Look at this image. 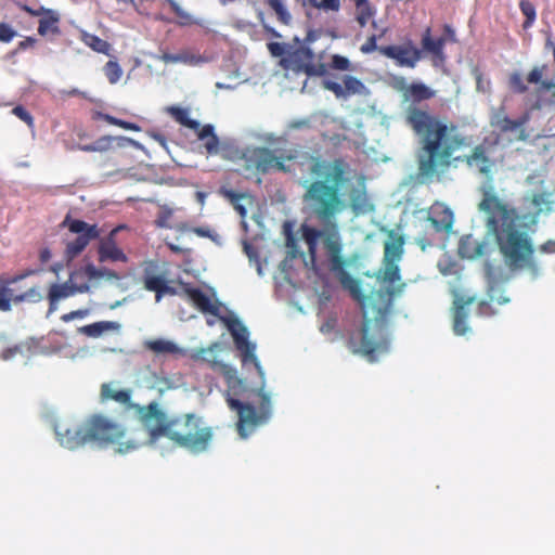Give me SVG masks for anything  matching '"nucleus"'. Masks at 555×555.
Returning a JSON list of instances; mask_svg holds the SVG:
<instances>
[{"label": "nucleus", "mask_w": 555, "mask_h": 555, "mask_svg": "<svg viewBox=\"0 0 555 555\" xmlns=\"http://www.w3.org/2000/svg\"><path fill=\"white\" fill-rule=\"evenodd\" d=\"M219 194L227 198L233 208L237 211L241 218L245 219L247 216V209L241 204L242 199H248L249 203L253 201V196L248 193H238L231 189L221 188Z\"/></svg>", "instance_id": "obj_23"}, {"label": "nucleus", "mask_w": 555, "mask_h": 555, "mask_svg": "<svg viewBox=\"0 0 555 555\" xmlns=\"http://www.w3.org/2000/svg\"><path fill=\"white\" fill-rule=\"evenodd\" d=\"M183 293L192 301V304L203 313L219 315V305L211 301L201 288L192 287L188 283H182Z\"/></svg>", "instance_id": "obj_18"}, {"label": "nucleus", "mask_w": 555, "mask_h": 555, "mask_svg": "<svg viewBox=\"0 0 555 555\" xmlns=\"http://www.w3.org/2000/svg\"><path fill=\"white\" fill-rule=\"evenodd\" d=\"M421 46L420 50L423 51V59L428 54L434 66H439L446 62V38H433L430 27H427L422 34Z\"/></svg>", "instance_id": "obj_14"}, {"label": "nucleus", "mask_w": 555, "mask_h": 555, "mask_svg": "<svg viewBox=\"0 0 555 555\" xmlns=\"http://www.w3.org/2000/svg\"><path fill=\"white\" fill-rule=\"evenodd\" d=\"M169 247L175 253H179L181 250L178 246H175V245H170Z\"/></svg>", "instance_id": "obj_62"}, {"label": "nucleus", "mask_w": 555, "mask_h": 555, "mask_svg": "<svg viewBox=\"0 0 555 555\" xmlns=\"http://www.w3.org/2000/svg\"><path fill=\"white\" fill-rule=\"evenodd\" d=\"M467 317L464 306L456 307L453 319V331L456 335H464L467 333Z\"/></svg>", "instance_id": "obj_31"}, {"label": "nucleus", "mask_w": 555, "mask_h": 555, "mask_svg": "<svg viewBox=\"0 0 555 555\" xmlns=\"http://www.w3.org/2000/svg\"><path fill=\"white\" fill-rule=\"evenodd\" d=\"M476 80H477V89H478V90H482V91H485L482 75H481V74H479V75L477 76Z\"/></svg>", "instance_id": "obj_56"}, {"label": "nucleus", "mask_w": 555, "mask_h": 555, "mask_svg": "<svg viewBox=\"0 0 555 555\" xmlns=\"http://www.w3.org/2000/svg\"><path fill=\"white\" fill-rule=\"evenodd\" d=\"M389 237L390 241L385 242L383 261L397 262L402 257L404 240L401 235L395 234L393 231H390Z\"/></svg>", "instance_id": "obj_22"}, {"label": "nucleus", "mask_w": 555, "mask_h": 555, "mask_svg": "<svg viewBox=\"0 0 555 555\" xmlns=\"http://www.w3.org/2000/svg\"><path fill=\"white\" fill-rule=\"evenodd\" d=\"M62 227L69 225V212H67L61 223Z\"/></svg>", "instance_id": "obj_58"}, {"label": "nucleus", "mask_w": 555, "mask_h": 555, "mask_svg": "<svg viewBox=\"0 0 555 555\" xmlns=\"http://www.w3.org/2000/svg\"><path fill=\"white\" fill-rule=\"evenodd\" d=\"M166 281L164 274H155L151 268H145L142 276L143 286L146 291L155 293V301L159 302V293Z\"/></svg>", "instance_id": "obj_24"}, {"label": "nucleus", "mask_w": 555, "mask_h": 555, "mask_svg": "<svg viewBox=\"0 0 555 555\" xmlns=\"http://www.w3.org/2000/svg\"><path fill=\"white\" fill-rule=\"evenodd\" d=\"M41 299H42V295L39 292V289L37 287H31L28 291H26L20 295H16L14 297V302H16V304L24 302V301L38 302Z\"/></svg>", "instance_id": "obj_35"}, {"label": "nucleus", "mask_w": 555, "mask_h": 555, "mask_svg": "<svg viewBox=\"0 0 555 555\" xmlns=\"http://www.w3.org/2000/svg\"><path fill=\"white\" fill-rule=\"evenodd\" d=\"M130 389H114L111 384L101 386L102 400H113L129 410H133L149 435V443L156 444L166 437L176 447L185 449L192 454L208 451L214 439V429L205 425L203 418L195 413H185L168 417L158 402L152 401L146 405L131 402Z\"/></svg>", "instance_id": "obj_3"}, {"label": "nucleus", "mask_w": 555, "mask_h": 555, "mask_svg": "<svg viewBox=\"0 0 555 555\" xmlns=\"http://www.w3.org/2000/svg\"><path fill=\"white\" fill-rule=\"evenodd\" d=\"M115 232L116 230H113L107 237L101 240L98 249L100 262L128 260L126 254L116 244Z\"/></svg>", "instance_id": "obj_19"}, {"label": "nucleus", "mask_w": 555, "mask_h": 555, "mask_svg": "<svg viewBox=\"0 0 555 555\" xmlns=\"http://www.w3.org/2000/svg\"><path fill=\"white\" fill-rule=\"evenodd\" d=\"M177 294H178L177 289L175 287L169 286L168 283H167V280H166L164 285H163V287H162V289H160V293H159V301L162 300L164 295H171V296H173V295H177Z\"/></svg>", "instance_id": "obj_48"}, {"label": "nucleus", "mask_w": 555, "mask_h": 555, "mask_svg": "<svg viewBox=\"0 0 555 555\" xmlns=\"http://www.w3.org/2000/svg\"><path fill=\"white\" fill-rule=\"evenodd\" d=\"M16 36V31L8 24L0 23V41L10 42Z\"/></svg>", "instance_id": "obj_44"}, {"label": "nucleus", "mask_w": 555, "mask_h": 555, "mask_svg": "<svg viewBox=\"0 0 555 555\" xmlns=\"http://www.w3.org/2000/svg\"><path fill=\"white\" fill-rule=\"evenodd\" d=\"M12 113L27 124L29 127L34 125V118L30 113L22 105H17L12 109Z\"/></svg>", "instance_id": "obj_43"}, {"label": "nucleus", "mask_w": 555, "mask_h": 555, "mask_svg": "<svg viewBox=\"0 0 555 555\" xmlns=\"http://www.w3.org/2000/svg\"><path fill=\"white\" fill-rule=\"evenodd\" d=\"M380 39V36H376V34H373L372 36H370L366 41L361 46L360 48V51L364 54H370L374 51H378L379 52V48L377 46V41Z\"/></svg>", "instance_id": "obj_41"}, {"label": "nucleus", "mask_w": 555, "mask_h": 555, "mask_svg": "<svg viewBox=\"0 0 555 555\" xmlns=\"http://www.w3.org/2000/svg\"><path fill=\"white\" fill-rule=\"evenodd\" d=\"M119 3L134 4V0H117Z\"/></svg>", "instance_id": "obj_60"}, {"label": "nucleus", "mask_w": 555, "mask_h": 555, "mask_svg": "<svg viewBox=\"0 0 555 555\" xmlns=\"http://www.w3.org/2000/svg\"><path fill=\"white\" fill-rule=\"evenodd\" d=\"M63 321L68 322L69 321V313H65L61 318Z\"/></svg>", "instance_id": "obj_63"}, {"label": "nucleus", "mask_w": 555, "mask_h": 555, "mask_svg": "<svg viewBox=\"0 0 555 555\" xmlns=\"http://www.w3.org/2000/svg\"><path fill=\"white\" fill-rule=\"evenodd\" d=\"M478 314L481 317H491L495 314V311L491 305V302L488 301H480L478 306Z\"/></svg>", "instance_id": "obj_46"}, {"label": "nucleus", "mask_w": 555, "mask_h": 555, "mask_svg": "<svg viewBox=\"0 0 555 555\" xmlns=\"http://www.w3.org/2000/svg\"><path fill=\"white\" fill-rule=\"evenodd\" d=\"M478 209L487 216V227L495 235L498 246L509 268H524L534 249L528 234L517 229V210L501 199L493 188L482 190Z\"/></svg>", "instance_id": "obj_4"}, {"label": "nucleus", "mask_w": 555, "mask_h": 555, "mask_svg": "<svg viewBox=\"0 0 555 555\" xmlns=\"http://www.w3.org/2000/svg\"><path fill=\"white\" fill-rule=\"evenodd\" d=\"M120 128L122 129H126V130H131V131H140V127L137 125V124H133V122H130V121H126V120H120V124L119 126Z\"/></svg>", "instance_id": "obj_49"}, {"label": "nucleus", "mask_w": 555, "mask_h": 555, "mask_svg": "<svg viewBox=\"0 0 555 555\" xmlns=\"http://www.w3.org/2000/svg\"><path fill=\"white\" fill-rule=\"evenodd\" d=\"M51 258V251L48 248H44L40 251V260L41 262H47Z\"/></svg>", "instance_id": "obj_54"}, {"label": "nucleus", "mask_w": 555, "mask_h": 555, "mask_svg": "<svg viewBox=\"0 0 555 555\" xmlns=\"http://www.w3.org/2000/svg\"><path fill=\"white\" fill-rule=\"evenodd\" d=\"M268 5L275 12L278 20L284 24L288 25L292 21V15L285 8L283 0H267Z\"/></svg>", "instance_id": "obj_32"}, {"label": "nucleus", "mask_w": 555, "mask_h": 555, "mask_svg": "<svg viewBox=\"0 0 555 555\" xmlns=\"http://www.w3.org/2000/svg\"><path fill=\"white\" fill-rule=\"evenodd\" d=\"M160 60L166 64L183 63L188 65H197L205 62V59L199 54H194L190 51H182L180 53H163Z\"/></svg>", "instance_id": "obj_25"}, {"label": "nucleus", "mask_w": 555, "mask_h": 555, "mask_svg": "<svg viewBox=\"0 0 555 555\" xmlns=\"http://www.w3.org/2000/svg\"><path fill=\"white\" fill-rule=\"evenodd\" d=\"M171 9V11L179 18V23L181 25H189L193 22L192 16L184 11L175 0H166Z\"/></svg>", "instance_id": "obj_36"}, {"label": "nucleus", "mask_w": 555, "mask_h": 555, "mask_svg": "<svg viewBox=\"0 0 555 555\" xmlns=\"http://www.w3.org/2000/svg\"><path fill=\"white\" fill-rule=\"evenodd\" d=\"M118 327H119V325L115 322L101 321V322H95L92 324H88V325L78 327L77 331H78V333H81L89 337H99L104 332L109 331V330H117Z\"/></svg>", "instance_id": "obj_28"}, {"label": "nucleus", "mask_w": 555, "mask_h": 555, "mask_svg": "<svg viewBox=\"0 0 555 555\" xmlns=\"http://www.w3.org/2000/svg\"><path fill=\"white\" fill-rule=\"evenodd\" d=\"M49 423L53 427L56 439L62 446H65L68 442L67 435L69 433V428L64 424L63 428H61L59 422L54 417L49 418Z\"/></svg>", "instance_id": "obj_39"}, {"label": "nucleus", "mask_w": 555, "mask_h": 555, "mask_svg": "<svg viewBox=\"0 0 555 555\" xmlns=\"http://www.w3.org/2000/svg\"><path fill=\"white\" fill-rule=\"evenodd\" d=\"M441 38H446V42L449 41H455V31L454 29L449 25L446 24L443 26V36Z\"/></svg>", "instance_id": "obj_47"}, {"label": "nucleus", "mask_w": 555, "mask_h": 555, "mask_svg": "<svg viewBox=\"0 0 555 555\" xmlns=\"http://www.w3.org/2000/svg\"><path fill=\"white\" fill-rule=\"evenodd\" d=\"M15 296L12 288L0 287V311H10Z\"/></svg>", "instance_id": "obj_37"}, {"label": "nucleus", "mask_w": 555, "mask_h": 555, "mask_svg": "<svg viewBox=\"0 0 555 555\" xmlns=\"http://www.w3.org/2000/svg\"><path fill=\"white\" fill-rule=\"evenodd\" d=\"M315 40L313 31H309L300 41L295 38L296 46H289L287 55L280 60V66L286 70L296 74H305L308 77H324L327 75V66L322 62V57H318L309 48V43Z\"/></svg>", "instance_id": "obj_7"}, {"label": "nucleus", "mask_w": 555, "mask_h": 555, "mask_svg": "<svg viewBox=\"0 0 555 555\" xmlns=\"http://www.w3.org/2000/svg\"><path fill=\"white\" fill-rule=\"evenodd\" d=\"M146 347L155 353H176L179 351L178 346L165 339H154L146 341Z\"/></svg>", "instance_id": "obj_30"}, {"label": "nucleus", "mask_w": 555, "mask_h": 555, "mask_svg": "<svg viewBox=\"0 0 555 555\" xmlns=\"http://www.w3.org/2000/svg\"><path fill=\"white\" fill-rule=\"evenodd\" d=\"M233 337L235 348L241 354L242 364H253L263 380L264 372L256 356V345L248 339L249 333L246 326L236 318H221Z\"/></svg>", "instance_id": "obj_9"}, {"label": "nucleus", "mask_w": 555, "mask_h": 555, "mask_svg": "<svg viewBox=\"0 0 555 555\" xmlns=\"http://www.w3.org/2000/svg\"><path fill=\"white\" fill-rule=\"evenodd\" d=\"M545 47L550 50H552L554 63H555V42L552 40L551 37L546 39Z\"/></svg>", "instance_id": "obj_55"}, {"label": "nucleus", "mask_w": 555, "mask_h": 555, "mask_svg": "<svg viewBox=\"0 0 555 555\" xmlns=\"http://www.w3.org/2000/svg\"><path fill=\"white\" fill-rule=\"evenodd\" d=\"M387 30H388L387 28H383L380 30V33H378L376 36H380V39H382L386 35Z\"/></svg>", "instance_id": "obj_61"}, {"label": "nucleus", "mask_w": 555, "mask_h": 555, "mask_svg": "<svg viewBox=\"0 0 555 555\" xmlns=\"http://www.w3.org/2000/svg\"><path fill=\"white\" fill-rule=\"evenodd\" d=\"M519 8H520L521 13L526 16L522 27L525 29H527V28L531 27L535 21V17H537L535 8L528 0H521L519 2Z\"/></svg>", "instance_id": "obj_34"}, {"label": "nucleus", "mask_w": 555, "mask_h": 555, "mask_svg": "<svg viewBox=\"0 0 555 555\" xmlns=\"http://www.w3.org/2000/svg\"><path fill=\"white\" fill-rule=\"evenodd\" d=\"M85 275L89 281H99L102 279L108 281H118L120 280V275L114 270L107 268H96L95 266L89 263L85 267Z\"/></svg>", "instance_id": "obj_27"}, {"label": "nucleus", "mask_w": 555, "mask_h": 555, "mask_svg": "<svg viewBox=\"0 0 555 555\" xmlns=\"http://www.w3.org/2000/svg\"><path fill=\"white\" fill-rule=\"evenodd\" d=\"M469 167L477 168L485 176H489L494 166V162L490 157V145L485 143L476 145L469 155L465 158Z\"/></svg>", "instance_id": "obj_17"}, {"label": "nucleus", "mask_w": 555, "mask_h": 555, "mask_svg": "<svg viewBox=\"0 0 555 555\" xmlns=\"http://www.w3.org/2000/svg\"><path fill=\"white\" fill-rule=\"evenodd\" d=\"M82 40L93 51L105 54V55H109L112 47L106 40H103L100 37H98L95 35H91V34H83Z\"/></svg>", "instance_id": "obj_29"}, {"label": "nucleus", "mask_w": 555, "mask_h": 555, "mask_svg": "<svg viewBox=\"0 0 555 555\" xmlns=\"http://www.w3.org/2000/svg\"><path fill=\"white\" fill-rule=\"evenodd\" d=\"M221 349L219 343H212L207 348H199L193 351L191 358L196 362L207 364L212 371L221 374L227 383V403L231 410L237 412L238 421L236 429L242 438H247L258 426L266 424L272 414L270 395L263 390V385L256 391L259 398L258 406L251 402H242L233 398L241 396L244 390V382L237 376V371L231 365L219 360L218 352Z\"/></svg>", "instance_id": "obj_5"}, {"label": "nucleus", "mask_w": 555, "mask_h": 555, "mask_svg": "<svg viewBox=\"0 0 555 555\" xmlns=\"http://www.w3.org/2000/svg\"><path fill=\"white\" fill-rule=\"evenodd\" d=\"M72 234L76 237L72 241V258L81 253L88 244L98 238L100 231L95 224H88L81 220L72 219Z\"/></svg>", "instance_id": "obj_13"}, {"label": "nucleus", "mask_w": 555, "mask_h": 555, "mask_svg": "<svg viewBox=\"0 0 555 555\" xmlns=\"http://www.w3.org/2000/svg\"><path fill=\"white\" fill-rule=\"evenodd\" d=\"M169 113L181 126L195 131L199 140H206L204 146L208 155H216L219 153L220 141L215 133L212 125L208 124L202 127L197 120L190 118V114L186 108L172 106L169 108Z\"/></svg>", "instance_id": "obj_10"}, {"label": "nucleus", "mask_w": 555, "mask_h": 555, "mask_svg": "<svg viewBox=\"0 0 555 555\" xmlns=\"http://www.w3.org/2000/svg\"><path fill=\"white\" fill-rule=\"evenodd\" d=\"M83 150H86V151H96L98 147L96 146H86Z\"/></svg>", "instance_id": "obj_64"}, {"label": "nucleus", "mask_w": 555, "mask_h": 555, "mask_svg": "<svg viewBox=\"0 0 555 555\" xmlns=\"http://www.w3.org/2000/svg\"><path fill=\"white\" fill-rule=\"evenodd\" d=\"M67 297H69V282H65L63 284H52L48 294V314L54 312L57 309L59 302L61 300H65Z\"/></svg>", "instance_id": "obj_26"}, {"label": "nucleus", "mask_w": 555, "mask_h": 555, "mask_svg": "<svg viewBox=\"0 0 555 555\" xmlns=\"http://www.w3.org/2000/svg\"><path fill=\"white\" fill-rule=\"evenodd\" d=\"M24 350H29V345L27 343H22V344H18V345H14V346L9 347V348H7V349H4L2 351L1 359L2 360H11L16 354L23 353Z\"/></svg>", "instance_id": "obj_40"}, {"label": "nucleus", "mask_w": 555, "mask_h": 555, "mask_svg": "<svg viewBox=\"0 0 555 555\" xmlns=\"http://www.w3.org/2000/svg\"><path fill=\"white\" fill-rule=\"evenodd\" d=\"M485 247V244L473 235H466L460 241L459 253L463 258L475 259L483 255Z\"/></svg>", "instance_id": "obj_21"}, {"label": "nucleus", "mask_w": 555, "mask_h": 555, "mask_svg": "<svg viewBox=\"0 0 555 555\" xmlns=\"http://www.w3.org/2000/svg\"><path fill=\"white\" fill-rule=\"evenodd\" d=\"M124 436L122 428L108 418L94 415L79 427L73 438L76 447L86 444H108L117 442Z\"/></svg>", "instance_id": "obj_8"}, {"label": "nucleus", "mask_w": 555, "mask_h": 555, "mask_svg": "<svg viewBox=\"0 0 555 555\" xmlns=\"http://www.w3.org/2000/svg\"><path fill=\"white\" fill-rule=\"evenodd\" d=\"M541 250L545 253H555V241H547L541 246Z\"/></svg>", "instance_id": "obj_52"}, {"label": "nucleus", "mask_w": 555, "mask_h": 555, "mask_svg": "<svg viewBox=\"0 0 555 555\" xmlns=\"http://www.w3.org/2000/svg\"><path fill=\"white\" fill-rule=\"evenodd\" d=\"M434 96L435 91L423 82H412L403 91V98L409 102L404 109V120L421 138L417 177L422 181L431 179L440 167H448L454 152L465 144L463 135L453 133L456 126L431 114L428 105L420 104Z\"/></svg>", "instance_id": "obj_2"}, {"label": "nucleus", "mask_w": 555, "mask_h": 555, "mask_svg": "<svg viewBox=\"0 0 555 555\" xmlns=\"http://www.w3.org/2000/svg\"><path fill=\"white\" fill-rule=\"evenodd\" d=\"M343 83L344 86L331 79H324L322 82L323 88L333 92L337 99H347L350 95L362 93L365 88L360 79L350 75L343 77Z\"/></svg>", "instance_id": "obj_15"}, {"label": "nucleus", "mask_w": 555, "mask_h": 555, "mask_svg": "<svg viewBox=\"0 0 555 555\" xmlns=\"http://www.w3.org/2000/svg\"><path fill=\"white\" fill-rule=\"evenodd\" d=\"M101 116H102V118H103L105 121H107L108 124L114 125V126H119L120 120H121V119L116 118V117H114V116H111V115H108V114H103V115H101Z\"/></svg>", "instance_id": "obj_53"}, {"label": "nucleus", "mask_w": 555, "mask_h": 555, "mask_svg": "<svg viewBox=\"0 0 555 555\" xmlns=\"http://www.w3.org/2000/svg\"><path fill=\"white\" fill-rule=\"evenodd\" d=\"M70 317H72V320L76 319V318H81L82 317V312H80V311H72Z\"/></svg>", "instance_id": "obj_59"}, {"label": "nucleus", "mask_w": 555, "mask_h": 555, "mask_svg": "<svg viewBox=\"0 0 555 555\" xmlns=\"http://www.w3.org/2000/svg\"><path fill=\"white\" fill-rule=\"evenodd\" d=\"M267 46H268V50L272 56L284 57L285 55H287L288 47L291 44H284V43H280V42H269Z\"/></svg>", "instance_id": "obj_42"}, {"label": "nucleus", "mask_w": 555, "mask_h": 555, "mask_svg": "<svg viewBox=\"0 0 555 555\" xmlns=\"http://www.w3.org/2000/svg\"><path fill=\"white\" fill-rule=\"evenodd\" d=\"M267 31L272 36V37H275V38H280L281 35L273 28H270V27H266Z\"/></svg>", "instance_id": "obj_57"}, {"label": "nucleus", "mask_w": 555, "mask_h": 555, "mask_svg": "<svg viewBox=\"0 0 555 555\" xmlns=\"http://www.w3.org/2000/svg\"><path fill=\"white\" fill-rule=\"evenodd\" d=\"M326 66L327 69L332 68L336 70L347 72L350 70L351 63L346 56L334 54L332 56L331 63Z\"/></svg>", "instance_id": "obj_38"}, {"label": "nucleus", "mask_w": 555, "mask_h": 555, "mask_svg": "<svg viewBox=\"0 0 555 555\" xmlns=\"http://www.w3.org/2000/svg\"><path fill=\"white\" fill-rule=\"evenodd\" d=\"M309 128H311V121L308 118L292 120L288 124V129L291 130H300Z\"/></svg>", "instance_id": "obj_45"}, {"label": "nucleus", "mask_w": 555, "mask_h": 555, "mask_svg": "<svg viewBox=\"0 0 555 555\" xmlns=\"http://www.w3.org/2000/svg\"><path fill=\"white\" fill-rule=\"evenodd\" d=\"M103 70H104V74H105L107 80L112 85L117 83L122 76V69L117 61L109 60L105 64Z\"/></svg>", "instance_id": "obj_33"}, {"label": "nucleus", "mask_w": 555, "mask_h": 555, "mask_svg": "<svg viewBox=\"0 0 555 555\" xmlns=\"http://www.w3.org/2000/svg\"><path fill=\"white\" fill-rule=\"evenodd\" d=\"M427 221L436 232H450L454 222L453 211L443 203L436 202L428 211Z\"/></svg>", "instance_id": "obj_16"}, {"label": "nucleus", "mask_w": 555, "mask_h": 555, "mask_svg": "<svg viewBox=\"0 0 555 555\" xmlns=\"http://www.w3.org/2000/svg\"><path fill=\"white\" fill-rule=\"evenodd\" d=\"M36 40L31 37H27L25 40L21 41L18 43V49L20 50H25L29 47H33L35 44Z\"/></svg>", "instance_id": "obj_51"}, {"label": "nucleus", "mask_w": 555, "mask_h": 555, "mask_svg": "<svg viewBox=\"0 0 555 555\" xmlns=\"http://www.w3.org/2000/svg\"><path fill=\"white\" fill-rule=\"evenodd\" d=\"M22 9L33 16H40L38 26V33L40 35H47L50 31L57 30L56 24L59 22V18L57 16H55L52 10L46 9L42 5L31 8L26 4L22 5Z\"/></svg>", "instance_id": "obj_20"}, {"label": "nucleus", "mask_w": 555, "mask_h": 555, "mask_svg": "<svg viewBox=\"0 0 555 555\" xmlns=\"http://www.w3.org/2000/svg\"><path fill=\"white\" fill-rule=\"evenodd\" d=\"M379 53L392 61L400 67L414 68L423 59V51L415 46L411 39L402 44L382 46Z\"/></svg>", "instance_id": "obj_11"}, {"label": "nucleus", "mask_w": 555, "mask_h": 555, "mask_svg": "<svg viewBox=\"0 0 555 555\" xmlns=\"http://www.w3.org/2000/svg\"><path fill=\"white\" fill-rule=\"evenodd\" d=\"M508 88L513 93L526 94L524 101L527 112L517 119L499 113L492 120V126L503 133L518 132L517 139L525 141L528 139V133L524 127L530 120V113L555 106V77L551 75L548 64H537L529 70L526 78L518 72L511 73Z\"/></svg>", "instance_id": "obj_6"}, {"label": "nucleus", "mask_w": 555, "mask_h": 555, "mask_svg": "<svg viewBox=\"0 0 555 555\" xmlns=\"http://www.w3.org/2000/svg\"><path fill=\"white\" fill-rule=\"evenodd\" d=\"M522 201L525 208L527 209L522 219L528 220L533 224L537 223L541 214L551 212L554 204L552 193L548 191L527 194Z\"/></svg>", "instance_id": "obj_12"}, {"label": "nucleus", "mask_w": 555, "mask_h": 555, "mask_svg": "<svg viewBox=\"0 0 555 555\" xmlns=\"http://www.w3.org/2000/svg\"><path fill=\"white\" fill-rule=\"evenodd\" d=\"M361 202H365V197L362 195V194H358L357 196H352V208L354 210H358V209H361L362 208V204L360 203Z\"/></svg>", "instance_id": "obj_50"}, {"label": "nucleus", "mask_w": 555, "mask_h": 555, "mask_svg": "<svg viewBox=\"0 0 555 555\" xmlns=\"http://www.w3.org/2000/svg\"><path fill=\"white\" fill-rule=\"evenodd\" d=\"M245 171L253 175H267L272 170L289 172L284 159L297 158L294 154L285 157L275 156L274 152L263 146H247L238 157ZM298 164L309 166V172L314 178L309 182L302 199L310 216L317 219L323 229L302 224V238L308 247L312 264L317 261L319 240L328 261L330 270L336 275L341 286L360 302L363 323L357 334L349 339V347L354 353H362L370 361L375 360V353L386 352L389 346L387 335V318L392 310L393 300L400 296L405 283L401 281L400 268L397 262L383 261L384 268L377 274V280L385 285L372 297L364 296L359 280L354 279L345 268L347 260L343 255V241L337 217L346 209L341 189L348 182L349 164L341 157L326 160L308 152H302Z\"/></svg>", "instance_id": "obj_1"}]
</instances>
